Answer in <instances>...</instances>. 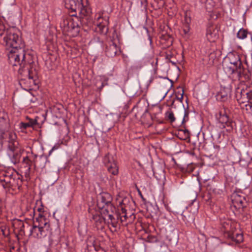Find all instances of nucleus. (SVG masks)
Wrapping results in <instances>:
<instances>
[{
    "mask_svg": "<svg viewBox=\"0 0 252 252\" xmlns=\"http://www.w3.org/2000/svg\"><path fill=\"white\" fill-rule=\"evenodd\" d=\"M174 102H175V100L174 99V100H173L172 102V104H171V106H173L174 103Z\"/></svg>",
    "mask_w": 252,
    "mask_h": 252,
    "instance_id": "obj_44",
    "label": "nucleus"
},
{
    "mask_svg": "<svg viewBox=\"0 0 252 252\" xmlns=\"http://www.w3.org/2000/svg\"><path fill=\"white\" fill-rule=\"evenodd\" d=\"M81 21L76 14H73L61 23V27L63 32L71 36H76L80 32Z\"/></svg>",
    "mask_w": 252,
    "mask_h": 252,
    "instance_id": "obj_5",
    "label": "nucleus"
},
{
    "mask_svg": "<svg viewBox=\"0 0 252 252\" xmlns=\"http://www.w3.org/2000/svg\"><path fill=\"white\" fill-rule=\"evenodd\" d=\"M189 111L186 110H184V118L182 122V124H184V123H185L187 121H188L189 120Z\"/></svg>",
    "mask_w": 252,
    "mask_h": 252,
    "instance_id": "obj_37",
    "label": "nucleus"
},
{
    "mask_svg": "<svg viewBox=\"0 0 252 252\" xmlns=\"http://www.w3.org/2000/svg\"><path fill=\"white\" fill-rule=\"evenodd\" d=\"M4 36L3 40L7 48H11L8 54L9 63L14 66H19V73L22 74L25 71L24 68L28 64L30 65L33 62L27 60V57L30 58V56L25 53V43L20 36V32L14 28L5 29L2 25L0 26V36ZM26 71L29 79L33 82L36 75L35 70L27 67Z\"/></svg>",
    "mask_w": 252,
    "mask_h": 252,
    "instance_id": "obj_1",
    "label": "nucleus"
},
{
    "mask_svg": "<svg viewBox=\"0 0 252 252\" xmlns=\"http://www.w3.org/2000/svg\"><path fill=\"white\" fill-rule=\"evenodd\" d=\"M7 118L6 114L3 111H0V130L1 131H4L9 127Z\"/></svg>",
    "mask_w": 252,
    "mask_h": 252,
    "instance_id": "obj_21",
    "label": "nucleus"
},
{
    "mask_svg": "<svg viewBox=\"0 0 252 252\" xmlns=\"http://www.w3.org/2000/svg\"><path fill=\"white\" fill-rule=\"evenodd\" d=\"M81 4L77 10L79 13L80 19H82V17H87L91 15V10L90 8L88 6V0H81Z\"/></svg>",
    "mask_w": 252,
    "mask_h": 252,
    "instance_id": "obj_13",
    "label": "nucleus"
},
{
    "mask_svg": "<svg viewBox=\"0 0 252 252\" xmlns=\"http://www.w3.org/2000/svg\"><path fill=\"white\" fill-rule=\"evenodd\" d=\"M143 66L142 64L140 62L135 63L133 65L131 66L132 70H138L141 69Z\"/></svg>",
    "mask_w": 252,
    "mask_h": 252,
    "instance_id": "obj_36",
    "label": "nucleus"
},
{
    "mask_svg": "<svg viewBox=\"0 0 252 252\" xmlns=\"http://www.w3.org/2000/svg\"><path fill=\"white\" fill-rule=\"evenodd\" d=\"M37 211L38 212V216L36 218H39L40 216L42 217L45 220H48L44 215V208L43 205L41 204L40 206L38 207L37 209Z\"/></svg>",
    "mask_w": 252,
    "mask_h": 252,
    "instance_id": "obj_33",
    "label": "nucleus"
},
{
    "mask_svg": "<svg viewBox=\"0 0 252 252\" xmlns=\"http://www.w3.org/2000/svg\"><path fill=\"white\" fill-rule=\"evenodd\" d=\"M183 31H184V33H185V34L188 33V32H189V28H188V26H187V27H186V29H184Z\"/></svg>",
    "mask_w": 252,
    "mask_h": 252,
    "instance_id": "obj_41",
    "label": "nucleus"
},
{
    "mask_svg": "<svg viewBox=\"0 0 252 252\" xmlns=\"http://www.w3.org/2000/svg\"><path fill=\"white\" fill-rule=\"evenodd\" d=\"M231 199L234 207L237 209H243L245 207L246 200L242 193L234 192L231 195Z\"/></svg>",
    "mask_w": 252,
    "mask_h": 252,
    "instance_id": "obj_11",
    "label": "nucleus"
},
{
    "mask_svg": "<svg viewBox=\"0 0 252 252\" xmlns=\"http://www.w3.org/2000/svg\"><path fill=\"white\" fill-rule=\"evenodd\" d=\"M120 52V48L112 40L106 44L105 53L106 55L111 58L115 57Z\"/></svg>",
    "mask_w": 252,
    "mask_h": 252,
    "instance_id": "obj_14",
    "label": "nucleus"
},
{
    "mask_svg": "<svg viewBox=\"0 0 252 252\" xmlns=\"http://www.w3.org/2000/svg\"><path fill=\"white\" fill-rule=\"evenodd\" d=\"M23 176L14 170L0 171V183L8 191L16 193L22 189Z\"/></svg>",
    "mask_w": 252,
    "mask_h": 252,
    "instance_id": "obj_3",
    "label": "nucleus"
},
{
    "mask_svg": "<svg viewBox=\"0 0 252 252\" xmlns=\"http://www.w3.org/2000/svg\"><path fill=\"white\" fill-rule=\"evenodd\" d=\"M80 3L78 0H65V7L66 8L69 9L71 12H76L77 14V10L80 6Z\"/></svg>",
    "mask_w": 252,
    "mask_h": 252,
    "instance_id": "obj_18",
    "label": "nucleus"
},
{
    "mask_svg": "<svg viewBox=\"0 0 252 252\" xmlns=\"http://www.w3.org/2000/svg\"><path fill=\"white\" fill-rule=\"evenodd\" d=\"M182 133H183L184 134V137L181 138V139H186L187 138H189L190 133L188 129H179L178 130V134H180Z\"/></svg>",
    "mask_w": 252,
    "mask_h": 252,
    "instance_id": "obj_32",
    "label": "nucleus"
},
{
    "mask_svg": "<svg viewBox=\"0 0 252 252\" xmlns=\"http://www.w3.org/2000/svg\"><path fill=\"white\" fill-rule=\"evenodd\" d=\"M182 92H178L176 94V99L179 100L180 102L182 103L183 99V95L184 94V91L183 89L181 90Z\"/></svg>",
    "mask_w": 252,
    "mask_h": 252,
    "instance_id": "obj_35",
    "label": "nucleus"
},
{
    "mask_svg": "<svg viewBox=\"0 0 252 252\" xmlns=\"http://www.w3.org/2000/svg\"><path fill=\"white\" fill-rule=\"evenodd\" d=\"M101 215L104 216L105 223L109 226L113 228V231H116L117 228L119 226V220L120 217V214L117 212L116 207L114 209L105 210L101 213Z\"/></svg>",
    "mask_w": 252,
    "mask_h": 252,
    "instance_id": "obj_7",
    "label": "nucleus"
},
{
    "mask_svg": "<svg viewBox=\"0 0 252 252\" xmlns=\"http://www.w3.org/2000/svg\"><path fill=\"white\" fill-rule=\"evenodd\" d=\"M227 237L231 240L236 242V243H240L243 240V236L241 233L237 232H228L227 233Z\"/></svg>",
    "mask_w": 252,
    "mask_h": 252,
    "instance_id": "obj_23",
    "label": "nucleus"
},
{
    "mask_svg": "<svg viewBox=\"0 0 252 252\" xmlns=\"http://www.w3.org/2000/svg\"><path fill=\"white\" fill-rule=\"evenodd\" d=\"M231 91V88L230 85L227 87H222L221 86L220 92L217 95V99L221 101L227 100L230 95Z\"/></svg>",
    "mask_w": 252,
    "mask_h": 252,
    "instance_id": "obj_15",
    "label": "nucleus"
},
{
    "mask_svg": "<svg viewBox=\"0 0 252 252\" xmlns=\"http://www.w3.org/2000/svg\"><path fill=\"white\" fill-rule=\"evenodd\" d=\"M103 87V83L102 84V85H101V88H102Z\"/></svg>",
    "mask_w": 252,
    "mask_h": 252,
    "instance_id": "obj_46",
    "label": "nucleus"
},
{
    "mask_svg": "<svg viewBox=\"0 0 252 252\" xmlns=\"http://www.w3.org/2000/svg\"><path fill=\"white\" fill-rule=\"evenodd\" d=\"M28 123L31 124V125H30V126H32L36 124L37 121L36 120L30 119V121H29V122H28Z\"/></svg>",
    "mask_w": 252,
    "mask_h": 252,
    "instance_id": "obj_40",
    "label": "nucleus"
},
{
    "mask_svg": "<svg viewBox=\"0 0 252 252\" xmlns=\"http://www.w3.org/2000/svg\"><path fill=\"white\" fill-rule=\"evenodd\" d=\"M25 83V79H22L20 82H19V84L21 86V87L25 90H30V88H25L24 86H23V85Z\"/></svg>",
    "mask_w": 252,
    "mask_h": 252,
    "instance_id": "obj_39",
    "label": "nucleus"
},
{
    "mask_svg": "<svg viewBox=\"0 0 252 252\" xmlns=\"http://www.w3.org/2000/svg\"><path fill=\"white\" fill-rule=\"evenodd\" d=\"M248 33L247 30L242 28L237 32V36L239 39H244L247 37Z\"/></svg>",
    "mask_w": 252,
    "mask_h": 252,
    "instance_id": "obj_28",
    "label": "nucleus"
},
{
    "mask_svg": "<svg viewBox=\"0 0 252 252\" xmlns=\"http://www.w3.org/2000/svg\"><path fill=\"white\" fill-rule=\"evenodd\" d=\"M149 39L150 40V44H152V40L151 37H150V36H149Z\"/></svg>",
    "mask_w": 252,
    "mask_h": 252,
    "instance_id": "obj_43",
    "label": "nucleus"
},
{
    "mask_svg": "<svg viewBox=\"0 0 252 252\" xmlns=\"http://www.w3.org/2000/svg\"><path fill=\"white\" fill-rule=\"evenodd\" d=\"M30 124H29L28 123H23L21 122L20 124V127L21 129H25L28 127H30Z\"/></svg>",
    "mask_w": 252,
    "mask_h": 252,
    "instance_id": "obj_38",
    "label": "nucleus"
},
{
    "mask_svg": "<svg viewBox=\"0 0 252 252\" xmlns=\"http://www.w3.org/2000/svg\"><path fill=\"white\" fill-rule=\"evenodd\" d=\"M126 200V198L124 199L122 201L120 202V205L122 206L123 204H125V202ZM122 214H124L123 216H121L120 217H119V220H120L121 222L122 223L124 222L126 220V219L127 218L126 215V210L122 206Z\"/></svg>",
    "mask_w": 252,
    "mask_h": 252,
    "instance_id": "obj_27",
    "label": "nucleus"
},
{
    "mask_svg": "<svg viewBox=\"0 0 252 252\" xmlns=\"http://www.w3.org/2000/svg\"><path fill=\"white\" fill-rule=\"evenodd\" d=\"M112 200L113 197L110 193L103 192L97 196V206L101 212L105 210L114 209L115 207L112 203Z\"/></svg>",
    "mask_w": 252,
    "mask_h": 252,
    "instance_id": "obj_8",
    "label": "nucleus"
},
{
    "mask_svg": "<svg viewBox=\"0 0 252 252\" xmlns=\"http://www.w3.org/2000/svg\"><path fill=\"white\" fill-rule=\"evenodd\" d=\"M16 138L17 136L15 133L9 132L7 152L20 151L18 147L19 143L16 140Z\"/></svg>",
    "mask_w": 252,
    "mask_h": 252,
    "instance_id": "obj_12",
    "label": "nucleus"
},
{
    "mask_svg": "<svg viewBox=\"0 0 252 252\" xmlns=\"http://www.w3.org/2000/svg\"><path fill=\"white\" fill-rule=\"evenodd\" d=\"M108 171L113 175L118 174V166L116 162H113L110 165H107Z\"/></svg>",
    "mask_w": 252,
    "mask_h": 252,
    "instance_id": "obj_25",
    "label": "nucleus"
},
{
    "mask_svg": "<svg viewBox=\"0 0 252 252\" xmlns=\"http://www.w3.org/2000/svg\"><path fill=\"white\" fill-rule=\"evenodd\" d=\"M92 220L94 222L95 226L98 230H102L104 228V224L105 223L104 216L98 214L93 215Z\"/></svg>",
    "mask_w": 252,
    "mask_h": 252,
    "instance_id": "obj_17",
    "label": "nucleus"
},
{
    "mask_svg": "<svg viewBox=\"0 0 252 252\" xmlns=\"http://www.w3.org/2000/svg\"><path fill=\"white\" fill-rule=\"evenodd\" d=\"M12 224L14 228V231L15 232L21 235L25 233V225L23 221L18 219H15L13 220Z\"/></svg>",
    "mask_w": 252,
    "mask_h": 252,
    "instance_id": "obj_19",
    "label": "nucleus"
},
{
    "mask_svg": "<svg viewBox=\"0 0 252 252\" xmlns=\"http://www.w3.org/2000/svg\"><path fill=\"white\" fill-rule=\"evenodd\" d=\"M206 37L208 40L213 42L218 38V30L213 25L208 26L206 30Z\"/></svg>",
    "mask_w": 252,
    "mask_h": 252,
    "instance_id": "obj_16",
    "label": "nucleus"
},
{
    "mask_svg": "<svg viewBox=\"0 0 252 252\" xmlns=\"http://www.w3.org/2000/svg\"><path fill=\"white\" fill-rule=\"evenodd\" d=\"M157 8L160 9L162 8L165 4L164 0H154Z\"/></svg>",
    "mask_w": 252,
    "mask_h": 252,
    "instance_id": "obj_34",
    "label": "nucleus"
},
{
    "mask_svg": "<svg viewBox=\"0 0 252 252\" xmlns=\"http://www.w3.org/2000/svg\"><path fill=\"white\" fill-rule=\"evenodd\" d=\"M103 161L106 165H110L113 162H115L111 155L109 153L105 155L103 158Z\"/></svg>",
    "mask_w": 252,
    "mask_h": 252,
    "instance_id": "obj_30",
    "label": "nucleus"
},
{
    "mask_svg": "<svg viewBox=\"0 0 252 252\" xmlns=\"http://www.w3.org/2000/svg\"><path fill=\"white\" fill-rule=\"evenodd\" d=\"M166 119L172 123L175 121L173 112L171 110L167 111L165 114Z\"/></svg>",
    "mask_w": 252,
    "mask_h": 252,
    "instance_id": "obj_29",
    "label": "nucleus"
},
{
    "mask_svg": "<svg viewBox=\"0 0 252 252\" xmlns=\"http://www.w3.org/2000/svg\"><path fill=\"white\" fill-rule=\"evenodd\" d=\"M33 213H34V215H35L36 214L35 209H33Z\"/></svg>",
    "mask_w": 252,
    "mask_h": 252,
    "instance_id": "obj_45",
    "label": "nucleus"
},
{
    "mask_svg": "<svg viewBox=\"0 0 252 252\" xmlns=\"http://www.w3.org/2000/svg\"><path fill=\"white\" fill-rule=\"evenodd\" d=\"M222 65L226 73L236 74V78L240 81H247L251 78V72L243 67L240 57L236 52L229 53L223 59Z\"/></svg>",
    "mask_w": 252,
    "mask_h": 252,
    "instance_id": "obj_2",
    "label": "nucleus"
},
{
    "mask_svg": "<svg viewBox=\"0 0 252 252\" xmlns=\"http://www.w3.org/2000/svg\"><path fill=\"white\" fill-rule=\"evenodd\" d=\"M183 219L185 222H189L194 220V217L192 215L191 216L188 215V213L184 212L182 214Z\"/></svg>",
    "mask_w": 252,
    "mask_h": 252,
    "instance_id": "obj_31",
    "label": "nucleus"
},
{
    "mask_svg": "<svg viewBox=\"0 0 252 252\" xmlns=\"http://www.w3.org/2000/svg\"><path fill=\"white\" fill-rule=\"evenodd\" d=\"M81 25H86L88 27L92 26L94 24L95 25V21H94L91 16H89L87 17H82L81 19Z\"/></svg>",
    "mask_w": 252,
    "mask_h": 252,
    "instance_id": "obj_26",
    "label": "nucleus"
},
{
    "mask_svg": "<svg viewBox=\"0 0 252 252\" xmlns=\"http://www.w3.org/2000/svg\"><path fill=\"white\" fill-rule=\"evenodd\" d=\"M95 25L97 26V30L101 33L106 34L108 31L107 25L108 24V18L102 17L100 13L96 14Z\"/></svg>",
    "mask_w": 252,
    "mask_h": 252,
    "instance_id": "obj_10",
    "label": "nucleus"
},
{
    "mask_svg": "<svg viewBox=\"0 0 252 252\" xmlns=\"http://www.w3.org/2000/svg\"><path fill=\"white\" fill-rule=\"evenodd\" d=\"M7 154L13 164H16L19 162L21 157L20 151L7 152Z\"/></svg>",
    "mask_w": 252,
    "mask_h": 252,
    "instance_id": "obj_22",
    "label": "nucleus"
},
{
    "mask_svg": "<svg viewBox=\"0 0 252 252\" xmlns=\"http://www.w3.org/2000/svg\"><path fill=\"white\" fill-rule=\"evenodd\" d=\"M31 235L34 238L41 239L50 236L52 233L48 220H45L42 217L36 218L33 220V225L30 230Z\"/></svg>",
    "mask_w": 252,
    "mask_h": 252,
    "instance_id": "obj_4",
    "label": "nucleus"
},
{
    "mask_svg": "<svg viewBox=\"0 0 252 252\" xmlns=\"http://www.w3.org/2000/svg\"><path fill=\"white\" fill-rule=\"evenodd\" d=\"M23 162L26 164L27 168L24 172V175L26 178L27 181H29L31 179L30 173H31V160L29 159L28 157H26L23 158Z\"/></svg>",
    "mask_w": 252,
    "mask_h": 252,
    "instance_id": "obj_24",
    "label": "nucleus"
},
{
    "mask_svg": "<svg viewBox=\"0 0 252 252\" xmlns=\"http://www.w3.org/2000/svg\"><path fill=\"white\" fill-rule=\"evenodd\" d=\"M235 97L241 108L246 113L252 114V90L247 87L245 89L238 88Z\"/></svg>",
    "mask_w": 252,
    "mask_h": 252,
    "instance_id": "obj_6",
    "label": "nucleus"
},
{
    "mask_svg": "<svg viewBox=\"0 0 252 252\" xmlns=\"http://www.w3.org/2000/svg\"><path fill=\"white\" fill-rule=\"evenodd\" d=\"M216 117L219 122L223 125V127H228L227 130L233 129V122L229 118L224 108H221L216 114Z\"/></svg>",
    "mask_w": 252,
    "mask_h": 252,
    "instance_id": "obj_9",
    "label": "nucleus"
},
{
    "mask_svg": "<svg viewBox=\"0 0 252 252\" xmlns=\"http://www.w3.org/2000/svg\"><path fill=\"white\" fill-rule=\"evenodd\" d=\"M96 252H106V251H104L102 249H100L97 251H96Z\"/></svg>",
    "mask_w": 252,
    "mask_h": 252,
    "instance_id": "obj_42",
    "label": "nucleus"
},
{
    "mask_svg": "<svg viewBox=\"0 0 252 252\" xmlns=\"http://www.w3.org/2000/svg\"><path fill=\"white\" fill-rule=\"evenodd\" d=\"M159 41L162 45V48H166L172 45L173 39L170 35L164 33L160 35Z\"/></svg>",
    "mask_w": 252,
    "mask_h": 252,
    "instance_id": "obj_20",
    "label": "nucleus"
}]
</instances>
